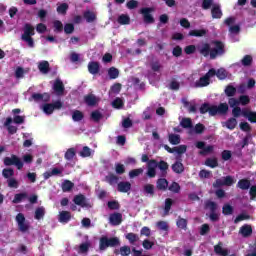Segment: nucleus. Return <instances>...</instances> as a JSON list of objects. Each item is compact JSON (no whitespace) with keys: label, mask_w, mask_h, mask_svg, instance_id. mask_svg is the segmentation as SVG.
Returning a JSON list of instances; mask_svg holds the SVG:
<instances>
[{"label":"nucleus","mask_w":256,"mask_h":256,"mask_svg":"<svg viewBox=\"0 0 256 256\" xmlns=\"http://www.w3.org/2000/svg\"><path fill=\"white\" fill-rule=\"evenodd\" d=\"M227 111H229V105L227 103H220L218 106L203 103L200 107L201 115L209 113L210 117H215V115H227Z\"/></svg>","instance_id":"1"},{"label":"nucleus","mask_w":256,"mask_h":256,"mask_svg":"<svg viewBox=\"0 0 256 256\" xmlns=\"http://www.w3.org/2000/svg\"><path fill=\"white\" fill-rule=\"evenodd\" d=\"M201 7L204 11L211 9L212 19H221L223 17V10L220 4H213V0H203Z\"/></svg>","instance_id":"2"},{"label":"nucleus","mask_w":256,"mask_h":256,"mask_svg":"<svg viewBox=\"0 0 256 256\" xmlns=\"http://www.w3.org/2000/svg\"><path fill=\"white\" fill-rule=\"evenodd\" d=\"M35 35V27L33 25L26 23L23 27V34L21 36L22 41L27 43L28 47L33 48L35 47V40L33 36Z\"/></svg>","instance_id":"3"},{"label":"nucleus","mask_w":256,"mask_h":256,"mask_svg":"<svg viewBox=\"0 0 256 256\" xmlns=\"http://www.w3.org/2000/svg\"><path fill=\"white\" fill-rule=\"evenodd\" d=\"M121 245V240L118 237H107L102 236L99 240L100 251H105L108 247H119Z\"/></svg>","instance_id":"4"},{"label":"nucleus","mask_w":256,"mask_h":256,"mask_svg":"<svg viewBox=\"0 0 256 256\" xmlns=\"http://www.w3.org/2000/svg\"><path fill=\"white\" fill-rule=\"evenodd\" d=\"M214 48L211 49L210 59H215L216 57H221L225 55V44L219 40L212 41Z\"/></svg>","instance_id":"5"},{"label":"nucleus","mask_w":256,"mask_h":256,"mask_svg":"<svg viewBox=\"0 0 256 256\" xmlns=\"http://www.w3.org/2000/svg\"><path fill=\"white\" fill-rule=\"evenodd\" d=\"M155 8L153 7H144L140 9V15L143 17V21L146 25H153L155 23V17H153V13Z\"/></svg>","instance_id":"6"},{"label":"nucleus","mask_w":256,"mask_h":256,"mask_svg":"<svg viewBox=\"0 0 256 256\" xmlns=\"http://www.w3.org/2000/svg\"><path fill=\"white\" fill-rule=\"evenodd\" d=\"M235 183V179H233V176H225L222 178H218L215 180V182L212 184V187L214 189H219L221 187H231Z\"/></svg>","instance_id":"7"},{"label":"nucleus","mask_w":256,"mask_h":256,"mask_svg":"<svg viewBox=\"0 0 256 256\" xmlns=\"http://www.w3.org/2000/svg\"><path fill=\"white\" fill-rule=\"evenodd\" d=\"M5 167H11V165H15L19 171L23 169V161L17 155L12 154L11 157H5L3 160Z\"/></svg>","instance_id":"8"},{"label":"nucleus","mask_w":256,"mask_h":256,"mask_svg":"<svg viewBox=\"0 0 256 256\" xmlns=\"http://www.w3.org/2000/svg\"><path fill=\"white\" fill-rule=\"evenodd\" d=\"M16 222L21 233H27V231H29V223L25 219V215L23 213H18L16 215Z\"/></svg>","instance_id":"9"},{"label":"nucleus","mask_w":256,"mask_h":256,"mask_svg":"<svg viewBox=\"0 0 256 256\" xmlns=\"http://www.w3.org/2000/svg\"><path fill=\"white\" fill-rule=\"evenodd\" d=\"M195 145L197 149H201L199 151V155L202 156L209 155V153H213V151L215 150V147L213 145L205 146V142L203 141H198Z\"/></svg>","instance_id":"10"},{"label":"nucleus","mask_w":256,"mask_h":256,"mask_svg":"<svg viewBox=\"0 0 256 256\" xmlns=\"http://www.w3.org/2000/svg\"><path fill=\"white\" fill-rule=\"evenodd\" d=\"M157 160L151 159L147 163V175L150 177V179H153L157 175Z\"/></svg>","instance_id":"11"},{"label":"nucleus","mask_w":256,"mask_h":256,"mask_svg":"<svg viewBox=\"0 0 256 256\" xmlns=\"http://www.w3.org/2000/svg\"><path fill=\"white\" fill-rule=\"evenodd\" d=\"M109 223H110V225H113L114 227H117V225H121V223H123V214H121L119 212H114V213L110 214Z\"/></svg>","instance_id":"12"},{"label":"nucleus","mask_w":256,"mask_h":256,"mask_svg":"<svg viewBox=\"0 0 256 256\" xmlns=\"http://www.w3.org/2000/svg\"><path fill=\"white\" fill-rule=\"evenodd\" d=\"M176 162L172 164L171 168L173 173H176L177 175H181V173L185 172V165H183V162H181V156L176 157Z\"/></svg>","instance_id":"13"},{"label":"nucleus","mask_w":256,"mask_h":256,"mask_svg":"<svg viewBox=\"0 0 256 256\" xmlns=\"http://www.w3.org/2000/svg\"><path fill=\"white\" fill-rule=\"evenodd\" d=\"M73 202L75 205H78L79 207L85 208V207H91L89 203H87V198L83 194H78L74 196Z\"/></svg>","instance_id":"14"},{"label":"nucleus","mask_w":256,"mask_h":256,"mask_svg":"<svg viewBox=\"0 0 256 256\" xmlns=\"http://www.w3.org/2000/svg\"><path fill=\"white\" fill-rule=\"evenodd\" d=\"M160 170L161 177H167V171H169V163L165 160H160L159 162L156 161V168Z\"/></svg>","instance_id":"15"},{"label":"nucleus","mask_w":256,"mask_h":256,"mask_svg":"<svg viewBox=\"0 0 256 256\" xmlns=\"http://www.w3.org/2000/svg\"><path fill=\"white\" fill-rule=\"evenodd\" d=\"M88 71L91 75H97L101 71V64L97 61H90L88 63Z\"/></svg>","instance_id":"16"},{"label":"nucleus","mask_w":256,"mask_h":256,"mask_svg":"<svg viewBox=\"0 0 256 256\" xmlns=\"http://www.w3.org/2000/svg\"><path fill=\"white\" fill-rule=\"evenodd\" d=\"M239 233L244 238L251 237V235H253V227H251V225H249V224H244L240 228Z\"/></svg>","instance_id":"17"},{"label":"nucleus","mask_w":256,"mask_h":256,"mask_svg":"<svg viewBox=\"0 0 256 256\" xmlns=\"http://www.w3.org/2000/svg\"><path fill=\"white\" fill-rule=\"evenodd\" d=\"M53 90L57 95H63V93H65V85H63V81L56 79L53 84Z\"/></svg>","instance_id":"18"},{"label":"nucleus","mask_w":256,"mask_h":256,"mask_svg":"<svg viewBox=\"0 0 256 256\" xmlns=\"http://www.w3.org/2000/svg\"><path fill=\"white\" fill-rule=\"evenodd\" d=\"M13 123V118L8 117L4 122V127H6L9 135H15L17 133V126L11 125Z\"/></svg>","instance_id":"19"},{"label":"nucleus","mask_w":256,"mask_h":256,"mask_svg":"<svg viewBox=\"0 0 256 256\" xmlns=\"http://www.w3.org/2000/svg\"><path fill=\"white\" fill-rule=\"evenodd\" d=\"M214 253L220 256H227L229 255V250L223 248V242H218V244L214 246Z\"/></svg>","instance_id":"20"},{"label":"nucleus","mask_w":256,"mask_h":256,"mask_svg":"<svg viewBox=\"0 0 256 256\" xmlns=\"http://www.w3.org/2000/svg\"><path fill=\"white\" fill-rule=\"evenodd\" d=\"M114 255L129 256L131 255V246L124 245L120 249L114 250Z\"/></svg>","instance_id":"21"},{"label":"nucleus","mask_w":256,"mask_h":256,"mask_svg":"<svg viewBox=\"0 0 256 256\" xmlns=\"http://www.w3.org/2000/svg\"><path fill=\"white\" fill-rule=\"evenodd\" d=\"M119 193H129L131 191V182H119L117 186Z\"/></svg>","instance_id":"22"},{"label":"nucleus","mask_w":256,"mask_h":256,"mask_svg":"<svg viewBox=\"0 0 256 256\" xmlns=\"http://www.w3.org/2000/svg\"><path fill=\"white\" fill-rule=\"evenodd\" d=\"M84 103H86L88 107H95L97 105V96L94 94L84 96Z\"/></svg>","instance_id":"23"},{"label":"nucleus","mask_w":256,"mask_h":256,"mask_svg":"<svg viewBox=\"0 0 256 256\" xmlns=\"http://www.w3.org/2000/svg\"><path fill=\"white\" fill-rule=\"evenodd\" d=\"M199 53L203 55V57H211V44H202V47L199 48Z\"/></svg>","instance_id":"24"},{"label":"nucleus","mask_w":256,"mask_h":256,"mask_svg":"<svg viewBox=\"0 0 256 256\" xmlns=\"http://www.w3.org/2000/svg\"><path fill=\"white\" fill-rule=\"evenodd\" d=\"M58 221L60 223H69L71 221V212L69 211H61L59 213Z\"/></svg>","instance_id":"25"},{"label":"nucleus","mask_w":256,"mask_h":256,"mask_svg":"<svg viewBox=\"0 0 256 256\" xmlns=\"http://www.w3.org/2000/svg\"><path fill=\"white\" fill-rule=\"evenodd\" d=\"M73 187H75V183H73L71 180H64L61 185L63 193L73 191Z\"/></svg>","instance_id":"26"},{"label":"nucleus","mask_w":256,"mask_h":256,"mask_svg":"<svg viewBox=\"0 0 256 256\" xmlns=\"http://www.w3.org/2000/svg\"><path fill=\"white\" fill-rule=\"evenodd\" d=\"M156 187L159 191H167L169 181H167L165 178H159L156 182Z\"/></svg>","instance_id":"27"},{"label":"nucleus","mask_w":256,"mask_h":256,"mask_svg":"<svg viewBox=\"0 0 256 256\" xmlns=\"http://www.w3.org/2000/svg\"><path fill=\"white\" fill-rule=\"evenodd\" d=\"M38 69L40 73H43L44 75H47L49 71H51V67L49 65V61H42L38 64Z\"/></svg>","instance_id":"28"},{"label":"nucleus","mask_w":256,"mask_h":256,"mask_svg":"<svg viewBox=\"0 0 256 256\" xmlns=\"http://www.w3.org/2000/svg\"><path fill=\"white\" fill-rule=\"evenodd\" d=\"M218 207L217 202H213L211 200H206L204 202V209H209L210 213L217 212Z\"/></svg>","instance_id":"29"},{"label":"nucleus","mask_w":256,"mask_h":256,"mask_svg":"<svg viewBox=\"0 0 256 256\" xmlns=\"http://www.w3.org/2000/svg\"><path fill=\"white\" fill-rule=\"evenodd\" d=\"M242 115H243V117L248 119V121H250V123H256V112L249 111V110H243Z\"/></svg>","instance_id":"30"},{"label":"nucleus","mask_w":256,"mask_h":256,"mask_svg":"<svg viewBox=\"0 0 256 256\" xmlns=\"http://www.w3.org/2000/svg\"><path fill=\"white\" fill-rule=\"evenodd\" d=\"M211 83V80H209L205 75L200 77L199 80L195 82V87L196 88H201V87H207Z\"/></svg>","instance_id":"31"},{"label":"nucleus","mask_w":256,"mask_h":256,"mask_svg":"<svg viewBox=\"0 0 256 256\" xmlns=\"http://www.w3.org/2000/svg\"><path fill=\"white\" fill-rule=\"evenodd\" d=\"M117 23H119V25H130L131 24V17H129L128 14H121L117 18Z\"/></svg>","instance_id":"32"},{"label":"nucleus","mask_w":256,"mask_h":256,"mask_svg":"<svg viewBox=\"0 0 256 256\" xmlns=\"http://www.w3.org/2000/svg\"><path fill=\"white\" fill-rule=\"evenodd\" d=\"M238 189H242V191H247V189H250L251 187V181L248 179H241L237 183Z\"/></svg>","instance_id":"33"},{"label":"nucleus","mask_w":256,"mask_h":256,"mask_svg":"<svg viewBox=\"0 0 256 256\" xmlns=\"http://www.w3.org/2000/svg\"><path fill=\"white\" fill-rule=\"evenodd\" d=\"M143 191H144L145 195H149L150 197H155V185L146 184L143 187Z\"/></svg>","instance_id":"34"},{"label":"nucleus","mask_w":256,"mask_h":256,"mask_svg":"<svg viewBox=\"0 0 256 256\" xmlns=\"http://www.w3.org/2000/svg\"><path fill=\"white\" fill-rule=\"evenodd\" d=\"M44 217H45V207L40 206L36 208L34 219H36L37 221H41V219H43Z\"/></svg>","instance_id":"35"},{"label":"nucleus","mask_w":256,"mask_h":256,"mask_svg":"<svg viewBox=\"0 0 256 256\" xmlns=\"http://www.w3.org/2000/svg\"><path fill=\"white\" fill-rule=\"evenodd\" d=\"M188 35L189 37H205V35H207V30L205 29L190 30Z\"/></svg>","instance_id":"36"},{"label":"nucleus","mask_w":256,"mask_h":256,"mask_svg":"<svg viewBox=\"0 0 256 256\" xmlns=\"http://www.w3.org/2000/svg\"><path fill=\"white\" fill-rule=\"evenodd\" d=\"M72 119L75 122L83 121L85 119V114L81 110H74L72 112Z\"/></svg>","instance_id":"37"},{"label":"nucleus","mask_w":256,"mask_h":256,"mask_svg":"<svg viewBox=\"0 0 256 256\" xmlns=\"http://www.w3.org/2000/svg\"><path fill=\"white\" fill-rule=\"evenodd\" d=\"M15 175V170H13V168H4L2 170V176L4 177V179H11L13 178Z\"/></svg>","instance_id":"38"},{"label":"nucleus","mask_w":256,"mask_h":256,"mask_svg":"<svg viewBox=\"0 0 256 256\" xmlns=\"http://www.w3.org/2000/svg\"><path fill=\"white\" fill-rule=\"evenodd\" d=\"M75 155H77L75 148H69L65 152L64 159H66V161H73V159L75 158Z\"/></svg>","instance_id":"39"},{"label":"nucleus","mask_w":256,"mask_h":256,"mask_svg":"<svg viewBox=\"0 0 256 256\" xmlns=\"http://www.w3.org/2000/svg\"><path fill=\"white\" fill-rule=\"evenodd\" d=\"M107 207L111 211H119V209H121V204H119V201L112 200L107 202Z\"/></svg>","instance_id":"40"},{"label":"nucleus","mask_w":256,"mask_h":256,"mask_svg":"<svg viewBox=\"0 0 256 256\" xmlns=\"http://www.w3.org/2000/svg\"><path fill=\"white\" fill-rule=\"evenodd\" d=\"M125 237L129 241L130 245H135V243H137V241H139V235H137L133 232L126 234Z\"/></svg>","instance_id":"41"},{"label":"nucleus","mask_w":256,"mask_h":256,"mask_svg":"<svg viewBox=\"0 0 256 256\" xmlns=\"http://www.w3.org/2000/svg\"><path fill=\"white\" fill-rule=\"evenodd\" d=\"M180 125L183 129H192L193 120H191V118H183L180 122Z\"/></svg>","instance_id":"42"},{"label":"nucleus","mask_w":256,"mask_h":256,"mask_svg":"<svg viewBox=\"0 0 256 256\" xmlns=\"http://www.w3.org/2000/svg\"><path fill=\"white\" fill-rule=\"evenodd\" d=\"M28 195L26 192L18 193L14 195V199L12 200V203H21L23 199H27Z\"/></svg>","instance_id":"43"},{"label":"nucleus","mask_w":256,"mask_h":256,"mask_svg":"<svg viewBox=\"0 0 256 256\" xmlns=\"http://www.w3.org/2000/svg\"><path fill=\"white\" fill-rule=\"evenodd\" d=\"M225 127H227V129H229L230 131H233V129L237 127V118H229L225 122Z\"/></svg>","instance_id":"44"},{"label":"nucleus","mask_w":256,"mask_h":256,"mask_svg":"<svg viewBox=\"0 0 256 256\" xmlns=\"http://www.w3.org/2000/svg\"><path fill=\"white\" fill-rule=\"evenodd\" d=\"M54 33H63V22L61 20H55L53 22Z\"/></svg>","instance_id":"45"},{"label":"nucleus","mask_w":256,"mask_h":256,"mask_svg":"<svg viewBox=\"0 0 256 256\" xmlns=\"http://www.w3.org/2000/svg\"><path fill=\"white\" fill-rule=\"evenodd\" d=\"M84 19H86L87 23H93L97 19V16L94 12L88 10L84 12Z\"/></svg>","instance_id":"46"},{"label":"nucleus","mask_w":256,"mask_h":256,"mask_svg":"<svg viewBox=\"0 0 256 256\" xmlns=\"http://www.w3.org/2000/svg\"><path fill=\"white\" fill-rule=\"evenodd\" d=\"M235 93H237V88L233 85H228L225 88V95L227 97H235Z\"/></svg>","instance_id":"47"},{"label":"nucleus","mask_w":256,"mask_h":256,"mask_svg":"<svg viewBox=\"0 0 256 256\" xmlns=\"http://www.w3.org/2000/svg\"><path fill=\"white\" fill-rule=\"evenodd\" d=\"M243 67H251L253 65V56L245 55L241 60Z\"/></svg>","instance_id":"48"},{"label":"nucleus","mask_w":256,"mask_h":256,"mask_svg":"<svg viewBox=\"0 0 256 256\" xmlns=\"http://www.w3.org/2000/svg\"><path fill=\"white\" fill-rule=\"evenodd\" d=\"M169 143H171V145H179V143H181V136H179V134H170Z\"/></svg>","instance_id":"49"},{"label":"nucleus","mask_w":256,"mask_h":256,"mask_svg":"<svg viewBox=\"0 0 256 256\" xmlns=\"http://www.w3.org/2000/svg\"><path fill=\"white\" fill-rule=\"evenodd\" d=\"M205 165L211 167V169H215V167H219V162L217 161V158H208L205 161Z\"/></svg>","instance_id":"50"},{"label":"nucleus","mask_w":256,"mask_h":256,"mask_svg":"<svg viewBox=\"0 0 256 256\" xmlns=\"http://www.w3.org/2000/svg\"><path fill=\"white\" fill-rule=\"evenodd\" d=\"M68 10H69V4L67 3L60 4L56 9L57 13H59L60 15H67Z\"/></svg>","instance_id":"51"},{"label":"nucleus","mask_w":256,"mask_h":256,"mask_svg":"<svg viewBox=\"0 0 256 256\" xmlns=\"http://www.w3.org/2000/svg\"><path fill=\"white\" fill-rule=\"evenodd\" d=\"M108 77L109 79H117L119 77V69L110 67L108 69Z\"/></svg>","instance_id":"52"},{"label":"nucleus","mask_w":256,"mask_h":256,"mask_svg":"<svg viewBox=\"0 0 256 256\" xmlns=\"http://www.w3.org/2000/svg\"><path fill=\"white\" fill-rule=\"evenodd\" d=\"M90 117L95 121V123H99L101 119H103V114L99 112V110H95L91 113Z\"/></svg>","instance_id":"53"},{"label":"nucleus","mask_w":256,"mask_h":256,"mask_svg":"<svg viewBox=\"0 0 256 256\" xmlns=\"http://www.w3.org/2000/svg\"><path fill=\"white\" fill-rule=\"evenodd\" d=\"M176 225L179 229H184V231L187 230V219L181 218V216H179Z\"/></svg>","instance_id":"54"},{"label":"nucleus","mask_w":256,"mask_h":256,"mask_svg":"<svg viewBox=\"0 0 256 256\" xmlns=\"http://www.w3.org/2000/svg\"><path fill=\"white\" fill-rule=\"evenodd\" d=\"M63 31L66 35H71L75 31V25L73 23H66L64 25Z\"/></svg>","instance_id":"55"},{"label":"nucleus","mask_w":256,"mask_h":256,"mask_svg":"<svg viewBox=\"0 0 256 256\" xmlns=\"http://www.w3.org/2000/svg\"><path fill=\"white\" fill-rule=\"evenodd\" d=\"M171 207H173V199L167 198L165 200V206H164L165 215H169V212L171 211Z\"/></svg>","instance_id":"56"},{"label":"nucleus","mask_w":256,"mask_h":256,"mask_svg":"<svg viewBox=\"0 0 256 256\" xmlns=\"http://www.w3.org/2000/svg\"><path fill=\"white\" fill-rule=\"evenodd\" d=\"M139 175H143V168L133 169L129 172L130 179H135V177H139Z\"/></svg>","instance_id":"57"},{"label":"nucleus","mask_w":256,"mask_h":256,"mask_svg":"<svg viewBox=\"0 0 256 256\" xmlns=\"http://www.w3.org/2000/svg\"><path fill=\"white\" fill-rule=\"evenodd\" d=\"M233 211V206H231L230 204H224L222 207L223 215H233Z\"/></svg>","instance_id":"58"},{"label":"nucleus","mask_w":256,"mask_h":256,"mask_svg":"<svg viewBox=\"0 0 256 256\" xmlns=\"http://www.w3.org/2000/svg\"><path fill=\"white\" fill-rule=\"evenodd\" d=\"M106 181L109 183V185H115V183H118L119 177L115 174H110L106 176Z\"/></svg>","instance_id":"59"},{"label":"nucleus","mask_w":256,"mask_h":256,"mask_svg":"<svg viewBox=\"0 0 256 256\" xmlns=\"http://www.w3.org/2000/svg\"><path fill=\"white\" fill-rule=\"evenodd\" d=\"M216 77H218L220 79V81L227 79V70H225V68L218 69L216 71Z\"/></svg>","instance_id":"60"},{"label":"nucleus","mask_w":256,"mask_h":256,"mask_svg":"<svg viewBox=\"0 0 256 256\" xmlns=\"http://www.w3.org/2000/svg\"><path fill=\"white\" fill-rule=\"evenodd\" d=\"M7 185L10 187V189H17L19 188V181L12 177L7 180Z\"/></svg>","instance_id":"61"},{"label":"nucleus","mask_w":256,"mask_h":256,"mask_svg":"<svg viewBox=\"0 0 256 256\" xmlns=\"http://www.w3.org/2000/svg\"><path fill=\"white\" fill-rule=\"evenodd\" d=\"M239 105H249L251 103V98L248 95H241L238 99Z\"/></svg>","instance_id":"62"},{"label":"nucleus","mask_w":256,"mask_h":256,"mask_svg":"<svg viewBox=\"0 0 256 256\" xmlns=\"http://www.w3.org/2000/svg\"><path fill=\"white\" fill-rule=\"evenodd\" d=\"M173 151L178 155H183V153H187V145H180V146L173 147Z\"/></svg>","instance_id":"63"},{"label":"nucleus","mask_w":256,"mask_h":256,"mask_svg":"<svg viewBox=\"0 0 256 256\" xmlns=\"http://www.w3.org/2000/svg\"><path fill=\"white\" fill-rule=\"evenodd\" d=\"M168 189L169 191H172V193H179L181 191V186L177 182H172Z\"/></svg>","instance_id":"64"}]
</instances>
